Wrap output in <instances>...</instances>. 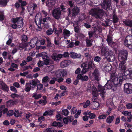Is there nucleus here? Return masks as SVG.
Here are the masks:
<instances>
[{
    "mask_svg": "<svg viewBox=\"0 0 132 132\" xmlns=\"http://www.w3.org/2000/svg\"><path fill=\"white\" fill-rule=\"evenodd\" d=\"M93 96L92 98V100L94 102H98V94H92Z\"/></svg>",
    "mask_w": 132,
    "mask_h": 132,
    "instance_id": "nucleus-28",
    "label": "nucleus"
},
{
    "mask_svg": "<svg viewBox=\"0 0 132 132\" xmlns=\"http://www.w3.org/2000/svg\"><path fill=\"white\" fill-rule=\"evenodd\" d=\"M92 94H98V92H99L98 89L97 90L96 88L94 86L92 87ZM99 92H100L99 91Z\"/></svg>",
    "mask_w": 132,
    "mask_h": 132,
    "instance_id": "nucleus-36",
    "label": "nucleus"
},
{
    "mask_svg": "<svg viewBox=\"0 0 132 132\" xmlns=\"http://www.w3.org/2000/svg\"><path fill=\"white\" fill-rule=\"evenodd\" d=\"M124 23L128 26L132 28V21L129 20H126L124 22Z\"/></svg>",
    "mask_w": 132,
    "mask_h": 132,
    "instance_id": "nucleus-29",
    "label": "nucleus"
},
{
    "mask_svg": "<svg viewBox=\"0 0 132 132\" xmlns=\"http://www.w3.org/2000/svg\"><path fill=\"white\" fill-rule=\"evenodd\" d=\"M111 65L106 66L105 67V69L107 72H109V71L111 70Z\"/></svg>",
    "mask_w": 132,
    "mask_h": 132,
    "instance_id": "nucleus-56",
    "label": "nucleus"
},
{
    "mask_svg": "<svg viewBox=\"0 0 132 132\" xmlns=\"http://www.w3.org/2000/svg\"><path fill=\"white\" fill-rule=\"evenodd\" d=\"M101 60V58L99 56H96L94 59V60L95 61L97 62H99Z\"/></svg>",
    "mask_w": 132,
    "mask_h": 132,
    "instance_id": "nucleus-63",
    "label": "nucleus"
},
{
    "mask_svg": "<svg viewBox=\"0 0 132 132\" xmlns=\"http://www.w3.org/2000/svg\"><path fill=\"white\" fill-rule=\"evenodd\" d=\"M79 9L78 7H74L72 10V14L73 16H75L79 12Z\"/></svg>",
    "mask_w": 132,
    "mask_h": 132,
    "instance_id": "nucleus-24",
    "label": "nucleus"
},
{
    "mask_svg": "<svg viewBox=\"0 0 132 132\" xmlns=\"http://www.w3.org/2000/svg\"><path fill=\"white\" fill-rule=\"evenodd\" d=\"M94 106L92 109H93L97 110L99 106V104L98 102H94Z\"/></svg>",
    "mask_w": 132,
    "mask_h": 132,
    "instance_id": "nucleus-37",
    "label": "nucleus"
},
{
    "mask_svg": "<svg viewBox=\"0 0 132 132\" xmlns=\"http://www.w3.org/2000/svg\"><path fill=\"white\" fill-rule=\"evenodd\" d=\"M120 63L119 65V69L122 72H124L126 69L125 63L126 61H119Z\"/></svg>",
    "mask_w": 132,
    "mask_h": 132,
    "instance_id": "nucleus-16",
    "label": "nucleus"
},
{
    "mask_svg": "<svg viewBox=\"0 0 132 132\" xmlns=\"http://www.w3.org/2000/svg\"><path fill=\"white\" fill-rule=\"evenodd\" d=\"M122 113L125 116H130L131 114V112L130 111H125L122 112Z\"/></svg>",
    "mask_w": 132,
    "mask_h": 132,
    "instance_id": "nucleus-41",
    "label": "nucleus"
},
{
    "mask_svg": "<svg viewBox=\"0 0 132 132\" xmlns=\"http://www.w3.org/2000/svg\"><path fill=\"white\" fill-rule=\"evenodd\" d=\"M89 13L91 15L96 18H101L103 14L102 10L98 8L92 9Z\"/></svg>",
    "mask_w": 132,
    "mask_h": 132,
    "instance_id": "nucleus-5",
    "label": "nucleus"
},
{
    "mask_svg": "<svg viewBox=\"0 0 132 132\" xmlns=\"http://www.w3.org/2000/svg\"><path fill=\"white\" fill-rule=\"evenodd\" d=\"M37 7V5L35 4H32L31 6L29 5L28 7V10L31 15L33 13L34 10Z\"/></svg>",
    "mask_w": 132,
    "mask_h": 132,
    "instance_id": "nucleus-17",
    "label": "nucleus"
},
{
    "mask_svg": "<svg viewBox=\"0 0 132 132\" xmlns=\"http://www.w3.org/2000/svg\"><path fill=\"white\" fill-rule=\"evenodd\" d=\"M63 33L64 37L65 39L68 38L71 35L70 32L66 29H64L63 30Z\"/></svg>",
    "mask_w": 132,
    "mask_h": 132,
    "instance_id": "nucleus-20",
    "label": "nucleus"
},
{
    "mask_svg": "<svg viewBox=\"0 0 132 132\" xmlns=\"http://www.w3.org/2000/svg\"><path fill=\"white\" fill-rule=\"evenodd\" d=\"M126 107L127 109H130L132 108V104L128 103L126 105Z\"/></svg>",
    "mask_w": 132,
    "mask_h": 132,
    "instance_id": "nucleus-64",
    "label": "nucleus"
},
{
    "mask_svg": "<svg viewBox=\"0 0 132 132\" xmlns=\"http://www.w3.org/2000/svg\"><path fill=\"white\" fill-rule=\"evenodd\" d=\"M77 110L76 108L75 107H73L71 109L70 112L71 114H74L77 112Z\"/></svg>",
    "mask_w": 132,
    "mask_h": 132,
    "instance_id": "nucleus-45",
    "label": "nucleus"
},
{
    "mask_svg": "<svg viewBox=\"0 0 132 132\" xmlns=\"http://www.w3.org/2000/svg\"><path fill=\"white\" fill-rule=\"evenodd\" d=\"M124 92L127 94H130L132 93V84L130 83L125 84L124 86Z\"/></svg>",
    "mask_w": 132,
    "mask_h": 132,
    "instance_id": "nucleus-11",
    "label": "nucleus"
},
{
    "mask_svg": "<svg viewBox=\"0 0 132 132\" xmlns=\"http://www.w3.org/2000/svg\"><path fill=\"white\" fill-rule=\"evenodd\" d=\"M42 95L41 94H37V93H35L33 94L32 97L35 99L37 100L41 97Z\"/></svg>",
    "mask_w": 132,
    "mask_h": 132,
    "instance_id": "nucleus-33",
    "label": "nucleus"
},
{
    "mask_svg": "<svg viewBox=\"0 0 132 132\" xmlns=\"http://www.w3.org/2000/svg\"><path fill=\"white\" fill-rule=\"evenodd\" d=\"M10 90L12 91H13L15 93H17V90L16 89V88H15L13 86H11L10 88Z\"/></svg>",
    "mask_w": 132,
    "mask_h": 132,
    "instance_id": "nucleus-61",
    "label": "nucleus"
},
{
    "mask_svg": "<svg viewBox=\"0 0 132 132\" xmlns=\"http://www.w3.org/2000/svg\"><path fill=\"white\" fill-rule=\"evenodd\" d=\"M21 39L22 41L26 42L28 39L27 36L25 35H23L21 37Z\"/></svg>",
    "mask_w": 132,
    "mask_h": 132,
    "instance_id": "nucleus-42",
    "label": "nucleus"
},
{
    "mask_svg": "<svg viewBox=\"0 0 132 132\" xmlns=\"http://www.w3.org/2000/svg\"><path fill=\"white\" fill-rule=\"evenodd\" d=\"M69 113V111L67 109H64L62 111V113L65 116H67Z\"/></svg>",
    "mask_w": 132,
    "mask_h": 132,
    "instance_id": "nucleus-48",
    "label": "nucleus"
},
{
    "mask_svg": "<svg viewBox=\"0 0 132 132\" xmlns=\"http://www.w3.org/2000/svg\"><path fill=\"white\" fill-rule=\"evenodd\" d=\"M14 111L12 110H11L8 111L7 115L9 116H12L13 114Z\"/></svg>",
    "mask_w": 132,
    "mask_h": 132,
    "instance_id": "nucleus-53",
    "label": "nucleus"
},
{
    "mask_svg": "<svg viewBox=\"0 0 132 132\" xmlns=\"http://www.w3.org/2000/svg\"><path fill=\"white\" fill-rule=\"evenodd\" d=\"M92 62L90 61L88 63L83 62L81 65V67L83 68L81 71L82 74H84L90 70L92 67Z\"/></svg>",
    "mask_w": 132,
    "mask_h": 132,
    "instance_id": "nucleus-6",
    "label": "nucleus"
},
{
    "mask_svg": "<svg viewBox=\"0 0 132 132\" xmlns=\"http://www.w3.org/2000/svg\"><path fill=\"white\" fill-rule=\"evenodd\" d=\"M17 101L16 100L13 101L11 100L8 101L6 103V105L8 106H12L15 104Z\"/></svg>",
    "mask_w": 132,
    "mask_h": 132,
    "instance_id": "nucleus-27",
    "label": "nucleus"
},
{
    "mask_svg": "<svg viewBox=\"0 0 132 132\" xmlns=\"http://www.w3.org/2000/svg\"><path fill=\"white\" fill-rule=\"evenodd\" d=\"M29 83V86H30V87L34 88L36 86L37 82L35 80H33L30 81V83Z\"/></svg>",
    "mask_w": 132,
    "mask_h": 132,
    "instance_id": "nucleus-31",
    "label": "nucleus"
},
{
    "mask_svg": "<svg viewBox=\"0 0 132 132\" xmlns=\"http://www.w3.org/2000/svg\"><path fill=\"white\" fill-rule=\"evenodd\" d=\"M29 72V71H27L24 72L23 73H20V76L25 77L27 75Z\"/></svg>",
    "mask_w": 132,
    "mask_h": 132,
    "instance_id": "nucleus-49",
    "label": "nucleus"
},
{
    "mask_svg": "<svg viewBox=\"0 0 132 132\" xmlns=\"http://www.w3.org/2000/svg\"><path fill=\"white\" fill-rule=\"evenodd\" d=\"M70 55L72 58L73 59L76 58H80L81 55L80 54H77L74 52H71L70 53Z\"/></svg>",
    "mask_w": 132,
    "mask_h": 132,
    "instance_id": "nucleus-23",
    "label": "nucleus"
},
{
    "mask_svg": "<svg viewBox=\"0 0 132 132\" xmlns=\"http://www.w3.org/2000/svg\"><path fill=\"white\" fill-rule=\"evenodd\" d=\"M107 41L108 42V44L110 45L113 43V42L111 38L109 36H107Z\"/></svg>",
    "mask_w": 132,
    "mask_h": 132,
    "instance_id": "nucleus-40",
    "label": "nucleus"
},
{
    "mask_svg": "<svg viewBox=\"0 0 132 132\" xmlns=\"http://www.w3.org/2000/svg\"><path fill=\"white\" fill-rule=\"evenodd\" d=\"M71 63V61L69 60H67L62 61L60 63V65L61 67H66Z\"/></svg>",
    "mask_w": 132,
    "mask_h": 132,
    "instance_id": "nucleus-19",
    "label": "nucleus"
},
{
    "mask_svg": "<svg viewBox=\"0 0 132 132\" xmlns=\"http://www.w3.org/2000/svg\"><path fill=\"white\" fill-rule=\"evenodd\" d=\"M69 56V54L67 52H65L63 54H58L56 53H53L51 56L52 59L57 62H59L60 59L63 57H67Z\"/></svg>",
    "mask_w": 132,
    "mask_h": 132,
    "instance_id": "nucleus-4",
    "label": "nucleus"
},
{
    "mask_svg": "<svg viewBox=\"0 0 132 132\" xmlns=\"http://www.w3.org/2000/svg\"><path fill=\"white\" fill-rule=\"evenodd\" d=\"M125 79L122 74H119L117 77H115L113 80V83L114 85L120 86Z\"/></svg>",
    "mask_w": 132,
    "mask_h": 132,
    "instance_id": "nucleus-9",
    "label": "nucleus"
},
{
    "mask_svg": "<svg viewBox=\"0 0 132 132\" xmlns=\"http://www.w3.org/2000/svg\"><path fill=\"white\" fill-rule=\"evenodd\" d=\"M49 80V78L47 76H46L43 78L42 80V82L45 87L48 86Z\"/></svg>",
    "mask_w": 132,
    "mask_h": 132,
    "instance_id": "nucleus-22",
    "label": "nucleus"
},
{
    "mask_svg": "<svg viewBox=\"0 0 132 132\" xmlns=\"http://www.w3.org/2000/svg\"><path fill=\"white\" fill-rule=\"evenodd\" d=\"M43 87V85L40 84H39L37 86V89L38 90H40L42 89Z\"/></svg>",
    "mask_w": 132,
    "mask_h": 132,
    "instance_id": "nucleus-59",
    "label": "nucleus"
},
{
    "mask_svg": "<svg viewBox=\"0 0 132 132\" xmlns=\"http://www.w3.org/2000/svg\"><path fill=\"white\" fill-rule=\"evenodd\" d=\"M8 1V0H0V5L2 6H6Z\"/></svg>",
    "mask_w": 132,
    "mask_h": 132,
    "instance_id": "nucleus-35",
    "label": "nucleus"
},
{
    "mask_svg": "<svg viewBox=\"0 0 132 132\" xmlns=\"http://www.w3.org/2000/svg\"><path fill=\"white\" fill-rule=\"evenodd\" d=\"M114 119L113 116H110L108 117L106 119V122L107 123H111Z\"/></svg>",
    "mask_w": 132,
    "mask_h": 132,
    "instance_id": "nucleus-38",
    "label": "nucleus"
},
{
    "mask_svg": "<svg viewBox=\"0 0 132 132\" xmlns=\"http://www.w3.org/2000/svg\"><path fill=\"white\" fill-rule=\"evenodd\" d=\"M77 78L78 79H81L82 81H87L88 79V78L87 76L82 75L81 74L78 75Z\"/></svg>",
    "mask_w": 132,
    "mask_h": 132,
    "instance_id": "nucleus-18",
    "label": "nucleus"
},
{
    "mask_svg": "<svg viewBox=\"0 0 132 132\" xmlns=\"http://www.w3.org/2000/svg\"><path fill=\"white\" fill-rule=\"evenodd\" d=\"M96 115L95 114L93 113H90L89 116V117L91 119H94Z\"/></svg>",
    "mask_w": 132,
    "mask_h": 132,
    "instance_id": "nucleus-52",
    "label": "nucleus"
},
{
    "mask_svg": "<svg viewBox=\"0 0 132 132\" xmlns=\"http://www.w3.org/2000/svg\"><path fill=\"white\" fill-rule=\"evenodd\" d=\"M37 64L38 66L39 67H40L43 66L44 63L43 61H40L38 62Z\"/></svg>",
    "mask_w": 132,
    "mask_h": 132,
    "instance_id": "nucleus-60",
    "label": "nucleus"
},
{
    "mask_svg": "<svg viewBox=\"0 0 132 132\" xmlns=\"http://www.w3.org/2000/svg\"><path fill=\"white\" fill-rule=\"evenodd\" d=\"M61 11L60 8H58L54 9L52 11V15L53 17L56 19H59L61 16Z\"/></svg>",
    "mask_w": 132,
    "mask_h": 132,
    "instance_id": "nucleus-12",
    "label": "nucleus"
},
{
    "mask_svg": "<svg viewBox=\"0 0 132 132\" xmlns=\"http://www.w3.org/2000/svg\"><path fill=\"white\" fill-rule=\"evenodd\" d=\"M41 13H39L36 14L35 17V21L36 24L38 27H40L42 18L41 16Z\"/></svg>",
    "mask_w": 132,
    "mask_h": 132,
    "instance_id": "nucleus-13",
    "label": "nucleus"
},
{
    "mask_svg": "<svg viewBox=\"0 0 132 132\" xmlns=\"http://www.w3.org/2000/svg\"><path fill=\"white\" fill-rule=\"evenodd\" d=\"M61 77H64L67 74V72L66 70L61 69Z\"/></svg>",
    "mask_w": 132,
    "mask_h": 132,
    "instance_id": "nucleus-44",
    "label": "nucleus"
},
{
    "mask_svg": "<svg viewBox=\"0 0 132 132\" xmlns=\"http://www.w3.org/2000/svg\"><path fill=\"white\" fill-rule=\"evenodd\" d=\"M53 31L52 29L50 28L49 29L46 31V34L48 35H51L53 33Z\"/></svg>",
    "mask_w": 132,
    "mask_h": 132,
    "instance_id": "nucleus-54",
    "label": "nucleus"
},
{
    "mask_svg": "<svg viewBox=\"0 0 132 132\" xmlns=\"http://www.w3.org/2000/svg\"><path fill=\"white\" fill-rule=\"evenodd\" d=\"M90 102L89 101L87 100L84 104L83 107L84 108H86L89 105Z\"/></svg>",
    "mask_w": 132,
    "mask_h": 132,
    "instance_id": "nucleus-57",
    "label": "nucleus"
},
{
    "mask_svg": "<svg viewBox=\"0 0 132 132\" xmlns=\"http://www.w3.org/2000/svg\"><path fill=\"white\" fill-rule=\"evenodd\" d=\"M57 80V79L55 78L54 77L50 80V81L49 83L50 84H54L55 81Z\"/></svg>",
    "mask_w": 132,
    "mask_h": 132,
    "instance_id": "nucleus-50",
    "label": "nucleus"
},
{
    "mask_svg": "<svg viewBox=\"0 0 132 132\" xmlns=\"http://www.w3.org/2000/svg\"><path fill=\"white\" fill-rule=\"evenodd\" d=\"M39 104L42 105H45L47 103V101L46 100H40L38 102Z\"/></svg>",
    "mask_w": 132,
    "mask_h": 132,
    "instance_id": "nucleus-51",
    "label": "nucleus"
},
{
    "mask_svg": "<svg viewBox=\"0 0 132 132\" xmlns=\"http://www.w3.org/2000/svg\"><path fill=\"white\" fill-rule=\"evenodd\" d=\"M113 22L114 23L117 22L118 21V19L115 14H114L113 15Z\"/></svg>",
    "mask_w": 132,
    "mask_h": 132,
    "instance_id": "nucleus-55",
    "label": "nucleus"
},
{
    "mask_svg": "<svg viewBox=\"0 0 132 132\" xmlns=\"http://www.w3.org/2000/svg\"><path fill=\"white\" fill-rule=\"evenodd\" d=\"M11 67L14 69H17L18 68V66L17 65L14 63H12Z\"/></svg>",
    "mask_w": 132,
    "mask_h": 132,
    "instance_id": "nucleus-62",
    "label": "nucleus"
},
{
    "mask_svg": "<svg viewBox=\"0 0 132 132\" xmlns=\"http://www.w3.org/2000/svg\"><path fill=\"white\" fill-rule=\"evenodd\" d=\"M55 3V0H47L46 4L48 7H51L54 5Z\"/></svg>",
    "mask_w": 132,
    "mask_h": 132,
    "instance_id": "nucleus-21",
    "label": "nucleus"
},
{
    "mask_svg": "<svg viewBox=\"0 0 132 132\" xmlns=\"http://www.w3.org/2000/svg\"><path fill=\"white\" fill-rule=\"evenodd\" d=\"M124 44L127 47H128L130 45H132V33L131 35L126 37L124 41Z\"/></svg>",
    "mask_w": 132,
    "mask_h": 132,
    "instance_id": "nucleus-15",
    "label": "nucleus"
},
{
    "mask_svg": "<svg viewBox=\"0 0 132 132\" xmlns=\"http://www.w3.org/2000/svg\"><path fill=\"white\" fill-rule=\"evenodd\" d=\"M22 113L21 112H20L18 110H15L14 114V116L18 117H21Z\"/></svg>",
    "mask_w": 132,
    "mask_h": 132,
    "instance_id": "nucleus-39",
    "label": "nucleus"
},
{
    "mask_svg": "<svg viewBox=\"0 0 132 132\" xmlns=\"http://www.w3.org/2000/svg\"><path fill=\"white\" fill-rule=\"evenodd\" d=\"M23 19L21 17L12 18L11 21L14 23L12 25V28L13 29H15L17 27L19 28L22 27L23 24Z\"/></svg>",
    "mask_w": 132,
    "mask_h": 132,
    "instance_id": "nucleus-3",
    "label": "nucleus"
},
{
    "mask_svg": "<svg viewBox=\"0 0 132 132\" xmlns=\"http://www.w3.org/2000/svg\"><path fill=\"white\" fill-rule=\"evenodd\" d=\"M107 116L105 114H102L100 115L98 117V118L99 119H104L106 118Z\"/></svg>",
    "mask_w": 132,
    "mask_h": 132,
    "instance_id": "nucleus-46",
    "label": "nucleus"
},
{
    "mask_svg": "<svg viewBox=\"0 0 132 132\" xmlns=\"http://www.w3.org/2000/svg\"><path fill=\"white\" fill-rule=\"evenodd\" d=\"M61 69H60L57 71L52 72V73L53 75L55 76L56 77L58 78L61 77Z\"/></svg>",
    "mask_w": 132,
    "mask_h": 132,
    "instance_id": "nucleus-25",
    "label": "nucleus"
},
{
    "mask_svg": "<svg viewBox=\"0 0 132 132\" xmlns=\"http://www.w3.org/2000/svg\"><path fill=\"white\" fill-rule=\"evenodd\" d=\"M29 83H26V91L27 92H29L31 89L30 87L29 86Z\"/></svg>",
    "mask_w": 132,
    "mask_h": 132,
    "instance_id": "nucleus-43",
    "label": "nucleus"
},
{
    "mask_svg": "<svg viewBox=\"0 0 132 132\" xmlns=\"http://www.w3.org/2000/svg\"><path fill=\"white\" fill-rule=\"evenodd\" d=\"M101 6L102 8L105 10L110 8L111 6V0H104L101 4Z\"/></svg>",
    "mask_w": 132,
    "mask_h": 132,
    "instance_id": "nucleus-14",
    "label": "nucleus"
},
{
    "mask_svg": "<svg viewBox=\"0 0 132 132\" xmlns=\"http://www.w3.org/2000/svg\"><path fill=\"white\" fill-rule=\"evenodd\" d=\"M11 97L13 98H18L20 97L19 95L15 93H12L11 95Z\"/></svg>",
    "mask_w": 132,
    "mask_h": 132,
    "instance_id": "nucleus-47",
    "label": "nucleus"
},
{
    "mask_svg": "<svg viewBox=\"0 0 132 132\" xmlns=\"http://www.w3.org/2000/svg\"><path fill=\"white\" fill-rule=\"evenodd\" d=\"M93 75L95 77L96 80H98V77L100 76L99 72L97 69H95L93 73Z\"/></svg>",
    "mask_w": 132,
    "mask_h": 132,
    "instance_id": "nucleus-26",
    "label": "nucleus"
},
{
    "mask_svg": "<svg viewBox=\"0 0 132 132\" xmlns=\"http://www.w3.org/2000/svg\"><path fill=\"white\" fill-rule=\"evenodd\" d=\"M0 84L2 89L3 90H7L9 89V88L7 86L4 82H1Z\"/></svg>",
    "mask_w": 132,
    "mask_h": 132,
    "instance_id": "nucleus-34",
    "label": "nucleus"
},
{
    "mask_svg": "<svg viewBox=\"0 0 132 132\" xmlns=\"http://www.w3.org/2000/svg\"><path fill=\"white\" fill-rule=\"evenodd\" d=\"M38 40V38L37 37H35L32 39L27 45L26 44H23L22 45H23V46H21V45L20 47L22 48L26 47V49L29 50L34 47L35 46Z\"/></svg>",
    "mask_w": 132,
    "mask_h": 132,
    "instance_id": "nucleus-7",
    "label": "nucleus"
},
{
    "mask_svg": "<svg viewBox=\"0 0 132 132\" xmlns=\"http://www.w3.org/2000/svg\"><path fill=\"white\" fill-rule=\"evenodd\" d=\"M107 105L108 108L111 109H114L116 108V106H114L113 102H112L110 103H109L108 101L107 103Z\"/></svg>",
    "mask_w": 132,
    "mask_h": 132,
    "instance_id": "nucleus-32",
    "label": "nucleus"
},
{
    "mask_svg": "<svg viewBox=\"0 0 132 132\" xmlns=\"http://www.w3.org/2000/svg\"><path fill=\"white\" fill-rule=\"evenodd\" d=\"M128 53L127 51L123 50L119 51L118 54V59L119 61H126Z\"/></svg>",
    "mask_w": 132,
    "mask_h": 132,
    "instance_id": "nucleus-8",
    "label": "nucleus"
},
{
    "mask_svg": "<svg viewBox=\"0 0 132 132\" xmlns=\"http://www.w3.org/2000/svg\"><path fill=\"white\" fill-rule=\"evenodd\" d=\"M113 82L108 81L104 86H102L100 85H98V91L100 92V95L103 98L105 97L106 94L105 90L107 89H111L113 86Z\"/></svg>",
    "mask_w": 132,
    "mask_h": 132,
    "instance_id": "nucleus-2",
    "label": "nucleus"
},
{
    "mask_svg": "<svg viewBox=\"0 0 132 132\" xmlns=\"http://www.w3.org/2000/svg\"><path fill=\"white\" fill-rule=\"evenodd\" d=\"M78 23H77L76 22L74 24L75 31L77 33H78L79 32L80 30L79 27L78 26Z\"/></svg>",
    "mask_w": 132,
    "mask_h": 132,
    "instance_id": "nucleus-30",
    "label": "nucleus"
},
{
    "mask_svg": "<svg viewBox=\"0 0 132 132\" xmlns=\"http://www.w3.org/2000/svg\"><path fill=\"white\" fill-rule=\"evenodd\" d=\"M101 54L106 58L109 59L110 61H111L114 60V56L112 51H108L106 46L103 44L101 46Z\"/></svg>",
    "mask_w": 132,
    "mask_h": 132,
    "instance_id": "nucleus-1",
    "label": "nucleus"
},
{
    "mask_svg": "<svg viewBox=\"0 0 132 132\" xmlns=\"http://www.w3.org/2000/svg\"><path fill=\"white\" fill-rule=\"evenodd\" d=\"M37 57L42 56L44 61L45 64L48 65L49 63V57L47 56V54L45 52H43L40 53L36 55Z\"/></svg>",
    "mask_w": 132,
    "mask_h": 132,
    "instance_id": "nucleus-10",
    "label": "nucleus"
},
{
    "mask_svg": "<svg viewBox=\"0 0 132 132\" xmlns=\"http://www.w3.org/2000/svg\"><path fill=\"white\" fill-rule=\"evenodd\" d=\"M86 43L88 46H90L92 45L91 41L90 40H89L88 39L86 40Z\"/></svg>",
    "mask_w": 132,
    "mask_h": 132,
    "instance_id": "nucleus-58",
    "label": "nucleus"
}]
</instances>
